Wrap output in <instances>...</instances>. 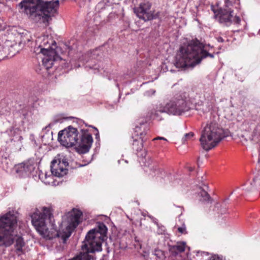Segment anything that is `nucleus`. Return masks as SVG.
I'll use <instances>...</instances> for the list:
<instances>
[{"label": "nucleus", "instance_id": "nucleus-1", "mask_svg": "<svg viewBox=\"0 0 260 260\" xmlns=\"http://www.w3.org/2000/svg\"><path fill=\"white\" fill-rule=\"evenodd\" d=\"M51 207L36 208L31 214V223L37 231L46 240L57 238L60 242L65 243L73 231L81 222L82 213L73 209L62 217L58 231L56 230Z\"/></svg>", "mask_w": 260, "mask_h": 260}, {"label": "nucleus", "instance_id": "nucleus-2", "mask_svg": "<svg viewBox=\"0 0 260 260\" xmlns=\"http://www.w3.org/2000/svg\"><path fill=\"white\" fill-rule=\"evenodd\" d=\"M19 6L30 19L48 26L59 7L58 0H23Z\"/></svg>", "mask_w": 260, "mask_h": 260}, {"label": "nucleus", "instance_id": "nucleus-3", "mask_svg": "<svg viewBox=\"0 0 260 260\" xmlns=\"http://www.w3.org/2000/svg\"><path fill=\"white\" fill-rule=\"evenodd\" d=\"M211 49L209 45H204L198 40H191L180 48L176 57L175 66L178 68H193L202 59L207 56L214 57L209 53Z\"/></svg>", "mask_w": 260, "mask_h": 260}, {"label": "nucleus", "instance_id": "nucleus-4", "mask_svg": "<svg viewBox=\"0 0 260 260\" xmlns=\"http://www.w3.org/2000/svg\"><path fill=\"white\" fill-rule=\"evenodd\" d=\"M16 216L9 212L0 217V246L8 247L13 243L16 253L20 255L24 252L25 242L22 237L16 232Z\"/></svg>", "mask_w": 260, "mask_h": 260}, {"label": "nucleus", "instance_id": "nucleus-5", "mask_svg": "<svg viewBox=\"0 0 260 260\" xmlns=\"http://www.w3.org/2000/svg\"><path fill=\"white\" fill-rule=\"evenodd\" d=\"M107 232L106 226L103 223L99 222L97 227L87 233L79 254L69 260H93V253L102 250V244Z\"/></svg>", "mask_w": 260, "mask_h": 260}, {"label": "nucleus", "instance_id": "nucleus-6", "mask_svg": "<svg viewBox=\"0 0 260 260\" xmlns=\"http://www.w3.org/2000/svg\"><path fill=\"white\" fill-rule=\"evenodd\" d=\"M81 140L78 141V131L77 128L69 126L60 131L58 134V140L60 144L66 147H72L77 145L76 151L80 154L88 152L93 142L91 135L87 129H81Z\"/></svg>", "mask_w": 260, "mask_h": 260}, {"label": "nucleus", "instance_id": "nucleus-7", "mask_svg": "<svg viewBox=\"0 0 260 260\" xmlns=\"http://www.w3.org/2000/svg\"><path fill=\"white\" fill-rule=\"evenodd\" d=\"M210 120L202 132L200 141L202 147L208 151L215 147L225 137L223 128L219 124V116L216 113H210Z\"/></svg>", "mask_w": 260, "mask_h": 260}, {"label": "nucleus", "instance_id": "nucleus-8", "mask_svg": "<svg viewBox=\"0 0 260 260\" xmlns=\"http://www.w3.org/2000/svg\"><path fill=\"white\" fill-rule=\"evenodd\" d=\"M68 164L67 159L65 156L63 154H58L51 162L52 174L47 175L46 173H42L39 175L40 178L46 184H53V176L59 178L67 174L68 169L66 167Z\"/></svg>", "mask_w": 260, "mask_h": 260}, {"label": "nucleus", "instance_id": "nucleus-9", "mask_svg": "<svg viewBox=\"0 0 260 260\" xmlns=\"http://www.w3.org/2000/svg\"><path fill=\"white\" fill-rule=\"evenodd\" d=\"M232 6V4L230 0H225L224 5L222 8L216 9L213 6L211 7L215 17L220 23L226 25H230L232 23L236 25L240 24L241 19L238 16L233 15Z\"/></svg>", "mask_w": 260, "mask_h": 260}, {"label": "nucleus", "instance_id": "nucleus-10", "mask_svg": "<svg viewBox=\"0 0 260 260\" xmlns=\"http://www.w3.org/2000/svg\"><path fill=\"white\" fill-rule=\"evenodd\" d=\"M185 101L183 99H174L166 104L164 107L158 109L160 112H166L173 115H180L183 112L188 111Z\"/></svg>", "mask_w": 260, "mask_h": 260}, {"label": "nucleus", "instance_id": "nucleus-11", "mask_svg": "<svg viewBox=\"0 0 260 260\" xmlns=\"http://www.w3.org/2000/svg\"><path fill=\"white\" fill-rule=\"evenodd\" d=\"M36 45L35 51L41 53H47L51 50H57L55 41L49 35H43L39 37L36 40Z\"/></svg>", "mask_w": 260, "mask_h": 260}, {"label": "nucleus", "instance_id": "nucleus-12", "mask_svg": "<svg viewBox=\"0 0 260 260\" xmlns=\"http://www.w3.org/2000/svg\"><path fill=\"white\" fill-rule=\"evenodd\" d=\"M151 7L149 2L141 3L138 7L134 9V12L138 17L145 21L156 18L158 13L154 14V12L151 10Z\"/></svg>", "mask_w": 260, "mask_h": 260}, {"label": "nucleus", "instance_id": "nucleus-13", "mask_svg": "<svg viewBox=\"0 0 260 260\" xmlns=\"http://www.w3.org/2000/svg\"><path fill=\"white\" fill-rule=\"evenodd\" d=\"M186 243L178 242L175 245L169 247L170 257L172 260H191L188 254H185Z\"/></svg>", "mask_w": 260, "mask_h": 260}, {"label": "nucleus", "instance_id": "nucleus-14", "mask_svg": "<svg viewBox=\"0 0 260 260\" xmlns=\"http://www.w3.org/2000/svg\"><path fill=\"white\" fill-rule=\"evenodd\" d=\"M36 162L34 159H29L26 161L15 166L16 172L22 177L28 176L35 170Z\"/></svg>", "mask_w": 260, "mask_h": 260}, {"label": "nucleus", "instance_id": "nucleus-15", "mask_svg": "<svg viewBox=\"0 0 260 260\" xmlns=\"http://www.w3.org/2000/svg\"><path fill=\"white\" fill-rule=\"evenodd\" d=\"M57 50H51L47 53H42L44 57L42 58L43 65L46 69L52 68L54 62L61 59L57 54Z\"/></svg>", "mask_w": 260, "mask_h": 260}, {"label": "nucleus", "instance_id": "nucleus-16", "mask_svg": "<svg viewBox=\"0 0 260 260\" xmlns=\"http://www.w3.org/2000/svg\"><path fill=\"white\" fill-rule=\"evenodd\" d=\"M144 125H141V126H136L135 128V133L136 135L138 136L137 138H135L133 143V148L134 150L137 151H139L142 150L143 147V143L146 140L144 138V136L146 135L145 133L141 132L142 128H144Z\"/></svg>", "mask_w": 260, "mask_h": 260}, {"label": "nucleus", "instance_id": "nucleus-17", "mask_svg": "<svg viewBox=\"0 0 260 260\" xmlns=\"http://www.w3.org/2000/svg\"><path fill=\"white\" fill-rule=\"evenodd\" d=\"M99 53V49L93 50L91 52L86 54L83 58H80L79 61L83 62V64L86 63V68L94 70L98 69L95 64L93 65L92 64V60L95 59L97 58Z\"/></svg>", "mask_w": 260, "mask_h": 260}, {"label": "nucleus", "instance_id": "nucleus-18", "mask_svg": "<svg viewBox=\"0 0 260 260\" xmlns=\"http://www.w3.org/2000/svg\"><path fill=\"white\" fill-rule=\"evenodd\" d=\"M208 186L203 183L199 187L198 198L199 200L204 203H210L211 201V198L208 193Z\"/></svg>", "mask_w": 260, "mask_h": 260}, {"label": "nucleus", "instance_id": "nucleus-19", "mask_svg": "<svg viewBox=\"0 0 260 260\" xmlns=\"http://www.w3.org/2000/svg\"><path fill=\"white\" fill-rule=\"evenodd\" d=\"M21 131L18 128L11 127L8 128L4 134L8 136L9 141H10L11 140L21 139L22 137L21 135Z\"/></svg>", "mask_w": 260, "mask_h": 260}, {"label": "nucleus", "instance_id": "nucleus-20", "mask_svg": "<svg viewBox=\"0 0 260 260\" xmlns=\"http://www.w3.org/2000/svg\"><path fill=\"white\" fill-rule=\"evenodd\" d=\"M22 137L21 139L11 140L9 141V146L14 151H20L22 147Z\"/></svg>", "mask_w": 260, "mask_h": 260}, {"label": "nucleus", "instance_id": "nucleus-21", "mask_svg": "<svg viewBox=\"0 0 260 260\" xmlns=\"http://www.w3.org/2000/svg\"><path fill=\"white\" fill-rule=\"evenodd\" d=\"M250 138L251 140L255 142L260 140V123L257 124L253 128Z\"/></svg>", "mask_w": 260, "mask_h": 260}, {"label": "nucleus", "instance_id": "nucleus-22", "mask_svg": "<svg viewBox=\"0 0 260 260\" xmlns=\"http://www.w3.org/2000/svg\"><path fill=\"white\" fill-rule=\"evenodd\" d=\"M160 107H164V106L160 105L157 106L156 108L152 111L151 117L153 119L157 120H161L162 119L161 114L164 112H160L159 110H158Z\"/></svg>", "mask_w": 260, "mask_h": 260}, {"label": "nucleus", "instance_id": "nucleus-23", "mask_svg": "<svg viewBox=\"0 0 260 260\" xmlns=\"http://www.w3.org/2000/svg\"><path fill=\"white\" fill-rule=\"evenodd\" d=\"M2 159L1 160V163L2 165V167L4 169H7L9 167V165L10 164V160L8 158L9 155L6 154L5 155H2Z\"/></svg>", "mask_w": 260, "mask_h": 260}, {"label": "nucleus", "instance_id": "nucleus-24", "mask_svg": "<svg viewBox=\"0 0 260 260\" xmlns=\"http://www.w3.org/2000/svg\"><path fill=\"white\" fill-rule=\"evenodd\" d=\"M216 208L219 210V212L221 214H225L226 212L227 208L225 206L222 205H220L219 204H217L216 205Z\"/></svg>", "mask_w": 260, "mask_h": 260}, {"label": "nucleus", "instance_id": "nucleus-25", "mask_svg": "<svg viewBox=\"0 0 260 260\" xmlns=\"http://www.w3.org/2000/svg\"><path fill=\"white\" fill-rule=\"evenodd\" d=\"M193 133L192 132L189 133L188 134H186L184 137L182 138V141L184 142L187 140H189L193 136Z\"/></svg>", "mask_w": 260, "mask_h": 260}, {"label": "nucleus", "instance_id": "nucleus-26", "mask_svg": "<svg viewBox=\"0 0 260 260\" xmlns=\"http://www.w3.org/2000/svg\"><path fill=\"white\" fill-rule=\"evenodd\" d=\"M177 230L181 234H186V228L184 224L182 226L178 228Z\"/></svg>", "mask_w": 260, "mask_h": 260}, {"label": "nucleus", "instance_id": "nucleus-27", "mask_svg": "<svg viewBox=\"0 0 260 260\" xmlns=\"http://www.w3.org/2000/svg\"><path fill=\"white\" fill-rule=\"evenodd\" d=\"M208 260H223L222 258L218 255H212Z\"/></svg>", "mask_w": 260, "mask_h": 260}, {"label": "nucleus", "instance_id": "nucleus-28", "mask_svg": "<svg viewBox=\"0 0 260 260\" xmlns=\"http://www.w3.org/2000/svg\"><path fill=\"white\" fill-rule=\"evenodd\" d=\"M155 91L154 89H151L148 91H146L145 92V95L146 96H150L151 95L154 94L155 93Z\"/></svg>", "mask_w": 260, "mask_h": 260}, {"label": "nucleus", "instance_id": "nucleus-29", "mask_svg": "<svg viewBox=\"0 0 260 260\" xmlns=\"http://www.w3.org/2000/svg\"><path fill=\"white\" fill-rule=\"evenodd\" d=\"M6 27V24L4 21L0 19V31L4 30Z\"/></svg>", "mask_w": 260, "mask_h": 260}, {"label": "nucleus", "instance_id": "nucleus-30", "mask_svg": "<svg viewBox=\"0 0 260 260\" xmlns=\"http://www.w3.org/2000/svg\"><path fill=\"white\" fill-rule=\"evenodd\" d=\"M155 255L157 257H160L161 255H163V252L161 250H155Z\"/></svg>", "mask_w": 260, "mask_h": 260}, {"label": "nucleus", "instance_id": "nucleus-31", "mask_svg": "<svg viewBox=\"0 0 260 260\" xmlns=\"http://www.w3.org/2000/svg\"><path fill=\"white\" fill-rule=\"evenodd\" d=\"M155 140H164V141H167V140L165 138L162 137H157L153 139V141H155Z\"/></svg>", "mask_w": 260, "mask_h": 260}, {"label": "nucleus", "instance_id": "nucleus-32", "mask_svg": "<svg viewBox=\"0 0 260 260\" xmlns=\"http://www.w3.org/2000/svg\"><path fill=\"white\" fill-rule=\"evenodd\" d=\"M217 41L219 42H223V39L221 37H218L217 38Z\"/></svg>", "mask_w": 260, "mask_h": 260}, {"label": "nucleus", "instance_id": "nucleus-33", "mask_svg": "<svg viewBox=\"0 0 260 260\" xmlns=\"http://www.w3.org/2000/svg\"><path fill=\"white\" fill-rule=\"evenodd\" d=\"M152 218L153 219V221L155 223H156L157 222H156V218Z\"/></svg>", "mask_w": 260, "mask_h": 260}, {"label": "nucleus", "instance_id": "nucleus-34", "mask_svg": "<svg viewBox=\"0 0 260 260\" xmlns=\"http://www.w3.org/2000/svg\"><path fill=\"white\" fill-rule=\"evenodd\" d=\"M99 138V134H97L96 135V139H98V138Z\"/></svg>", "mask_w": 260, "mask_h": 260}, {"label": "nucleus", "instance_id": "nucleus-35", "mask_svg": "<svg viewBox=\"0 0 260 260\" xmlns=\"http://www.w3.org/2000/svg\"><path fill=\"white\" fill-rule=\"evenodd\" d=\"M259 34L260 35V30L259 31Z\"/></svg>", "mask_w": 260, "mask_h": 260}]
</instances>
